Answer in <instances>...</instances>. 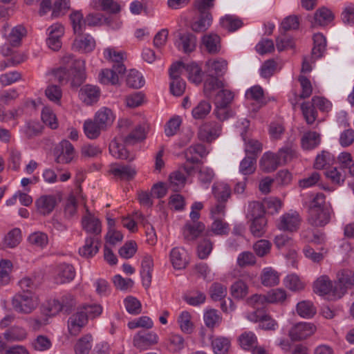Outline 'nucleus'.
Listing matches in <instances>:
<instances>
[{"mask_svg": "<svg viewBox=\"0 0 354 354\" xmlns=\"http://www.w3.org/2000/svg\"><path fill=\"white\" fill-rule=\"evenodd\" d=\"M104 55L107 60L113 63V66L112 68L102 70L100 73V82L104 84H118L120 77L123 76L126 72V67L123 64L125 59V53L108 48L104 50Z\"/></svg>", "mask_w": 354, "mask_h": 354, "instance_id": "1", "label": "nucleus"}, {"mask_svg": "<svg viewBox=\"0 0 354 354\" xmlns=\"http://www.w3.org/2000/svg\"><path fill=\"white\" fill-rule=\"evenodd\" d=\"M61 66L71 71V86H80L86 79L85 61L80 59H75L71 53H66L60 59Z\"/></svg>", "mask_w": 354, "mask_h": 354, "instance_id": "2", "label": "nucleus"}, {"mask_svg": "<svg viewBox=\"0 0 354 354\" xmlns=\"http://www.w3.org/2000/svg\"><path fill=\"white\" fill-rule=\"evenodd\" d=\"M214 0H196L194 6L199 13V18L192 25L194 32H203L211 24L212 18L209 10L213 7Z\"/></svg>", "mask_w": 354, "mask_h": 354, "instance_id": "3", "label": "nucleus"}, {"mask_svg": "<svg viewBox=\"0 0 354 354\" xmlns=\"http://www.w3.org/2000/svg\"><path fill=\"white\" fill-rule=\"evenodd\" d=\"M12 304L17 312L28 314L38 306L39 298L31 292H19L13 297Z\"/></svg>", "mask_w": 354, "mask_h": 354, "instance_id": "4", "label": "nucleus"}, {"mask_svg": "<svg viewBox=\"0 0 354 354\" xmlns=\"http://www.w3.org/2000/svg\"><path fill=\"white\" fill-rule=\"evenodd\" d=\"M333 295L341 298L348 288H354V271L342 269L336 274Z\"/></svg>", "mask_w": 354, "mask_h": 354, "instance_id": "5", "label": "nucleus"}, {"mask_svg": "<svg viewBox=\"0 0 354 354\" xmlns=\"http://www.w3.org/2000/svg\"><path fill=\"white\" fill-rule=\"evenodd\" d=\"M55 283L57 284H63L69 283L73 280L75 277V270L74 267L69 263H61L56 266L50 268Z\"/></svg>", "mask_w": 354, "mask_h": 354, "instance_id": "6", "label": "nucleus"}, {"mask_svg": "<svg viewBox=\"0 0 354 354\" xmlns=\"http://www.w3.org/2000/svg\"><path fill=\"white\" fill-rule=\"evenodd\" d=\"M221 124L216 121L204 122L198 129V138L200 140L212 142L221 133Z\"/></svg>", "mask_w": 354, "mask_h": 354, "instance_id": "7", "label": "nucleus"}, {"mask_svg": "<svg viewBox=\"0 0 354 354\" xmlns=\"http://www.w3.org/2000/svg\"><path fill=\"white\" fill-rule=\"evenodd\" d=\"M316 330L313 324L300 322L290 328L288 335L292 341H301L313 335Z\"/></svg>", "mask_w": 354, "mask_h": 354, "instance_id": "8", "label": "nucleus"}, {"mask_svg": "<svg viewBox=\"0 0 354 354\" xmlns=\"http://www.w3.org/2000/svg\"><path fill=\"white\" fill-rule=\"evenodd\" d=\"M55 161L57 163L68 164L75 158V149L68 140H62L59 147L55 148L53 151Z\"/></svg>", "mask_w": 354, "mask_h": 354, "instance_id": "9", "label": "nucleus"}, {"mask_svg": "<svg viewBox=\"0 0 354 354\" xmlns=\"http://www.w3.org/2000/svg\"><path fill=\"white\" fill-rule=\"evenodd\" d=\"M301 218L297 213H286L277 222V229L283 232H294L298 230Z\"/></svg>", "mask_w": 354, "mask_h": 354, "instance_id": "10", "label": "nucleus"}, {"mask_svg": "<svg viewBox=\"0 0 354 354\" xmlns=\"http://www.w3.org/2000/svg\"><path fill=\"white\" fill-rule=\"evenodd\" d=\"M158 336L153 332L139 331L133 339V345L140 351H145L156 344Z\"/></svg>", "mask_w": 354, "mask_h": 354, "instance_id": "11", "label": "nucleus"}, {"mask_svg": "<svg viewBox=\"0 0 354 354\" xmlns=\"http://www.w3.org/2000/svg\"><path fill=\"white\" fill-rule=\"evenodd\" d=\"M48 30L49 34L46 44L52 50L58 51L62 48L61 38L64 34V28L61 24L57 23L50 26Z\"/></svg>", "mask_w": 354, "mask_h": 354, "instance_id": "12", "label": "nucleus"}, {"mask_svg": "<svg viewBox=\"0 0 354 354\" xmlns=\"http://www.w3.org/2000/svg\"><path fill=\"white\" fill-rule=\"evenodd\" d=\"M82 228L91 236H100L102 225L100 221L95 217L88 208L86 209V214L82 218Z\"/></svg>", "mask_w": 354, "mask_h": 354, "instance_id": "13", "label": "nucleus"}, {"mask_svg": "<svg viewBox=\"0 0 354 354\" xmlns=\"http://www.w3.org/2000/svg\"><path fill=\"white\" fill-rule=\"evenodd\" d=\"M109 172L120 180H131L136 175L137 171L132 165L113 163L110 165Z\"/></svg>", "mask_w": 354, "mask_h": 354, "instance_id": "14", "label": "nucleus"}, {"mask_svg": "<svg viewBox=\"0 0 354 354\" xmlns=\"http://www.w3.org/2000/svg\"><path fill=\"white\" fill-rule=\"evenodd\" d=\"M95 41L90 35H80L74 39L72 49L82 54L91 53L95 48Z\"/></svg>", "mask_w": 354, "mask_h": 354, "instance_id": "15", "label": "nucleus"}, {"mask_svg": "<svg viewBox=\"0 0 354 354\" xmlns=\"http://www.w3.org/2000/svg\"><path fill=\"white\" fill-rule=\"evenodd\" d=\"M100 245V236H89L86 239L84 245L80 248L79 254L84 258H91L99 252Z\"/></svg>", "mask_w": 354, "mask_h": 354, "instance_id": "16", "label": "nucleus"}, {"mask_svg": "<svg viewBox=\"0 0 354 354\" xmlns=\"http://www.w3.org/2000/svg\"><path fill=\"white\" fill-rule=\"evenodd\" d=\"M332 212L333 209L330 208L308 213V223L314 227H324L330 222Z\"/></svg>", "mask_w": 354, "mask_h": 354, "instance_id": "17", "label": "nucleus"}, {"mask_svg": "<svg viewBox=\"0 0 354 354\" xmlns=\"http://www.w3.org/2000/svg\"><path fill=\"white\" fill-rule=\"evenodd\" d=\"M184 153L187 162L197 164L200 162L198 157L203 158L206 156L208 151L203 145L196 144L188 147Z\"/></svg>", "mask_w": 354, "mask_h": 354, "instance_id": "18", "label": "nucleus"}, {"mask_svg": "<svg viewBox=\"0 0 354 354\" xmlns=\"http://www.w3.org/2000/svg\"><path fill=\"white\" fill-rule=\"evenodd\" d=\"M87 322V316L78 309L77 312L71 315L68 321V328L69 333L72 335H77L81 330V328L85 326Z\"/></svg>", "mask_w": 354, "mask_h": 354, "instance_id": "19", "label": "nucleus"}, {"mask_svg": "<svg viewBox=\"0 0 354 354\" xmlns=\"http://www.w3.org/2000/svg\"><path fill=\"white\" fill-rule=\"evenodd\" d=\"M208 75L220 77L227 69V62L223 59H209L206 62Z\"/></svg>", "mask_w": 354, "mask_h": 354, "instance_id": "20", "label": "nucleus"}, {"mask_svg": "<svg viewBox=\"0 0 354 354\" xmlns=\"http://www.w3.org/2000/svg\"><path fill=\"white\" fill-rule=\"evenodd\" d=\"M170 261L175 269H184L188 263L187 254L183 248H174L170 252Z\"/></svg>", "mask_w": 354, "mask_h": 354, "instance_id": "21", "label": "nucleus"}, {"mask_svg": "<svg viewBox=\"0 0 354 354\" xmlns=\"http://www.w3.org/2000/svg\"><path fill=\"white\" fill-rule=\"evenodd\" d=\"M225 87V84L219 77L207 75L203 84V93L206 97L211 98L214 93Z\"/></svg>", "mask_w": 354, "mask_h": 354, "instance_id": "22", "label": "nucleus"}, {"mask_svg": "<svg viewBox=\"0 0 354 354\" xmlns=\"http://www.w3.org/2000/svg\"><path fill=\"white\" fill-rule=\"evenodd\" d=\"M153 267V261L152 257L149 255L145 256L142 261L140 274L142 279V284L146 289L149 288L151 286Z\"/></svg>", "mask_w": 354, "mask_h": 354, "instance_id": "23", "label": "nucleus"}, {"mask_svg": "<svg viewBox=\"0 0 354 354\" xmlns=\"http://www.w3.org/2000/svg\"><path fill=\"white\" fill-rule=\"evenodd\" d=\"M281 165L278 156L271 152L265 153L260 160L261 169L266 173L275 171Z\"/></svg>", "mask_w": 354, "mask_h": 354, "instance_id": "24", "label": "nucleus"}, {"mask_svg": "<svg viewBox=\"0 0 354 354\" xmlns=\"http://www.w3.org/2000/svg\"><path fill=\"white\" fill-rule=\"evenodd\" d=\"M177 47L182 48L185 53L194 51L196 46V38L192 33L179 34L178 41L176 42Z\"/></svg>", "mask_w": 354, "mask_h": 354, "instance_id": "25", "label": "nucleus"}, {"mask_svg": "<svg viewBox=\"0 0 354 354\" xmlns=\"http://www.w3.org/2000/svg\"><path fill=\"white\" fill-rule=\"evenodd\" d=\"M70 0H56L53 6L50 0H46V9H52V17L64 15L70 9Z\"/></svg>", "mask_w": 354, "mask_h": 354, "instance_id": "26", "label": "nucleus"}, {"mask_svg": "<svg viewBox=\"0 0 354 354\" xmlns=\"http://www.w3.org/2000/svg\"><path fill=\"white\" fill-rule=\"evenodd\" d=\"M100 90L97 86L85 85L80 89V95L83 102L87 105L96 102L100 97Z\"/></svg>", "mask_w": 354, "mask_h": 354, "instance_id": "27", "label": "nucleus"}, {"mask_svg": "<svg viewBox=\"0 0 354 354\" xmlns=\"http://www.w3.org/2000/svg\"><path fill=\"white\" fill-rule=\"evenodd\" d=\"M49 81L57 82L59 84L71 82V71L64 66L52 69L47 74Z\"/></svg>", "mask_w": 354, "mask_h": 354, "instance_id": "28", "label": "nucleus"}, {"mask_svg": "<svg viewBox=\"0 0 354 354\" xmlns=\"http://www.w3.org/2000/svg\"><path fill=\"white\" fill-rule=\"evenodd\" d=\"M334 16L332 12L326 8H321L318 9L314 17V21L312 22V26H324L333 21Z\"/></svg>", "mask_w": 354, "mask_h": 354, "instance_id": "29", "label": "nucleus"}, {"mask_svg": "<svg viewBox=\"0 0 354 354\" xmlns=\"http://www.w3.org/2000/svg\"><path fill=\"white\" fill-rule=\"evenodd\" d=\"M205 226L201 222L187 223L184 230V237L188 241H194L205 230Z\"/></svg>", "mask_w": 354, "mask_h": 354, "instance_id": "30", "label": "nucleus"}, {"mask_svg": "<svg viewBox=\"0 0 354 354\" xmlns=\"http://www.w3.org/2000/svg\"><path fill=\"white\" fill-rule=\"evenodd\" d=\"M321 141L320 134L315 131H308L304 133L301 144L304 149L309 150L316 147Z\"/></svg>", "mask_w": 354, "mask_h": 354, "instance_id": "31", "label": "nucleus"}, {"mask_svg": "<svg viewBox=\"0 0 354 354\" xmlns=\"http://www.w3.org/2000/svg\"><path fill=\"white\" fill-rule=\"evenodd\" d=\"M21 231L19 228L11 230L4 237L3 245L4 248H14L21 241Z\"/></svg>", "mask_w": 354, "mask_h": 354, "instance_id": "32", "label": "nucleus"}, {"mask_svg": "<svg viewBox=\"0 0 354 354\" xmlns=\"http://www.w3.org/2000/svg\"><path fill=\"white\" fill-rule=\"evenodd\" d=\"M333 290L332 281L327 276H322L314 283V291L320 295H327Z\"/></svg>", "mask_w": 354, "mask_h": 354, "instance_id": "33", "label": "nucleus"}, {"mask_svg": "<svg viewBox=\"0 0 354 354\" xmlns=\"http://www.w3.org/2000/svg\"><path fill=\"white\" fill-rule=\"evenodd\" d=\"M212 348L214 354H227L230 347V340L224 337H216L212 339Z\"/></svg>", "mask_w": 354, "mask_h": 354, "instance_id": "34", "label": "nucleus"}, {"mask_svg": "<svg viewBox=\"0 0 354 354\" xmlns=\"http://www.w3.org/2000/svg\"><path fill=\"white\" fill-rule=\"evenodd\" d=\"M203 44L209 53L216 54L220 50V37L216 34L203 36Z\"/></svg>", "mask_w": 354, "mask_h": 354, "instance_id": "35", "label": "nucleus"}, {"mask_svg": "<svg viewBox=\"0 0 354 354\" xmlns=\"http://www.w3.org/2000/svg\"><path fill=\"white\" fill-rule=\"evenodd\" d=\"M248 292V286L242 279L236 280L230 287V294L236 299H243Z\"/></svg>", "mask_w": 354, "mask_h": 354, "instance_id": "36", "label": "nucleus"}, {"mask_svg": "<svg viewBox=\"0 0 354 354\" xmlns=\"http://www.w3.org/2000/svg\"><path fill=\"white\" fill-rule=\"evenodd\" d=\"M27 31L24 26L18 25L14 27L8 35L7 38L11 46H19L21 39L26 35Z\"/></svg>", "mask_w": 354, "mask_h": 354, "instance_id": "37", "label": "nucleus"}, {"mask_svg": "<svg viewBox=\"0 0 354 354\" xmlns=\"http://www.w3.org/2000/svg\"><path fill=\"white\" fill-rule=\"evenodd\" d=\"M94 120L103 129L113 122V117L111 109L104 108L96 113Z\"/></svg>", "mask_w": 354, "mask_h": 354, "instance_id": "38", "label": "nucleus"}, {"mask_svg": "<svg viewBox=\"0 0 354 354\" xmlns=\"http://www.w3.org/2000/svg\"><path fill=\"white\" fill-rule=\"evenodd\" d=\"M252 222L250 224V232L256 237L262 236L266 230L267 219L266 217H260L250 219Z\"/></svg>", "mask_w": 354, "mask_h": 354, "instance_id": "39", "label": "nucleus"}, {"mask_svg": "<svg viewBox=\"0 0 354 354\" xmlns=\"http://www.w3.org/2000/svg\"><path fill=\"white\" fill-rule=\"evenodd\" d=\"M314 47L312 50V56L315 59L322 56L326 46V40L322 34L317 33L313 36Z\"/></svg>", "mask_w": 354, "mask_h": 354, "instance_id": "40", "label": "nucleus"}, {"mask_svg": "<svg viewBox=\"0 0 354 354\" xmlns=\"http://www.w3.org/2000/svg\"><path fill=\"white\" fill-rule=\"evenodd\" d=\"M261 283L265 286H276L279 283V275L277 272L271 268H266L263 270Z\"/></svg>", "mask_w": 354, "mask_h": 354, "instance_id": "41", "label": "nucleus"}, {"mask_svg": "<svg viewBox=\"0 0 354 354\" xmlns=\"http://www.w3.org/2000/svg\"><path fill=\"white\" fill-rule=\"evenodd\" d=\"M234 95L230 90L223 88L215 95V106H230Z\"/></svg>", "mask_w": 354, "mask_h": 354, "instance_id": "42", "label": "nucleus"}, {"mask_svg": "<svg viewBox=\"0 0 354 354\" xmlns=\"http://www.w3.org/2000/svg\"><path fill=\"white\" fill-rule=\"evenodd\" d=\"M112 21L111 17H106L101 13H91L86 16L85 22L89 26L108 25Z\"/></svg>", "mask_w": 354, "mask_h": 354, "instance_id": "43", "label": "nucleus"}, {"mask_svg": "<svg viewBox=\"0 0 354 354\" xmlns=\"http://www.w3.org/2000/svg\"><path fill=\"white\" fill-rule=\"evenodd\" d=\"M145 128L141 125L137 126L128 136L122 138L127 145H133L145 139Z\"/></svg>", "mask_w": 354, "mask_h": 354, "instance_id": "44", "label": "nucleus"}, {"mask_svg": "<svg viewBox=\"0 0 354 354\" xmlns=\"http://www.w3.org/2000/svg\"><path fill=\"white\" fill-rule=\"evenodd\" d=\"M185 68L187 72V77L190 82L196 84H199L202 82V70L198 64L195 63L188 64L185 66Z\"/></svg>", "mask_w": 354, "mask_h": 354, "instance_id": "45", "label": "nucleus"}, {"mask_svg": "<svg viewBox=\"0 0 354 354\" xmlns=\"http://www.w3.org/2000/svg\"><path fill=\"white\" fill-rule=\"evenodd\" d=\"M214 221L211 225L210 230L207 232V235H210L213 233L215 235H225L229 232V225L224 222L222 218H213Z\"/></svg>", "mask_w": 354, "mask_h": 354, "instance_id": "46", "label": "nucleus"}, {"mask_svg": "<svg viewBox=\"0 0 354 354\" xmlns=\"http://www.w3.org/2000/svg\"><path fill=\"white\" fill-rule=\"evenodd\" d=\"M186 182V177L180 171L172 172L169 175V187L174 192H178L182 189Z\"/></svg>", "mask_w": 354, "mask_h": 354, "instance_id": "47", "label": "nucleus"}, {"mask_svg": "<svg viewBox=\"0 0 354 354\" xmlns=\"http://www.w3.org/2000/svg\"><path fill=\"white\" fill-rule=\"evenodd\" d=\"M301 109L307 124H313L317 118V111L311 102L302 103Z\"/></svg>", "mask_w": 354, "mask_h": 354, "instance_id": "48", "label": "nucleus"}, {"mask_svg": "<svg viewBox=\"0 0 354 354\" xmlns=\"http://www.w3.org/2000/svg\"><path fill=\"white\" fill-rule=\"evenodd\" d=\"M330 208H331L330 205H328L326 202V196L323 193H318L314 196L310 203L308 213L322 209Z\"/></svg>", "mask_w": 354, "mask_h": 354, "instance_id": "49", "label": "nucleus"}, {"mask_svg": "<svg viewBox=\"0 0 354 354\" xmlns=\"http://www.w3.org/2000/svg\"><path fill=\"white\" fill-rule=\"evenodd\" d=\"M239 342L242 348L245 350H250L256 346L257 339L252 332L246 331L239 336Z\"/></svg>", "mask_w": 354, "mask_h": 354, "instance_id": "50", "label": "nucleus"}, {"mask_svg": "<svg viewBox=\"0 0 354 354\" xmlns=\"http://www.w3.org/2000/svg\"><path fill=\"white\" fill-rule=\"evenodd\" d=\"M102 130L103 129L95 120H88L84 122V131L89 139L97 138Z\"/></svg>", "mask_w": 354, "mask_h": 354, "instance_id": "51", "label": "nucleus"}, {"mask_svg": "<svg viewBox=\"0 0 354 354\" xmlns=\"http://www.w3.org/2000/svg\"><path fill=\"white\" fill-rule=\"evenodd\" d=\"M265 210L263 203L252 201L249 203L247 217L249 219L265 217Z\"/></svg>", "mask_w": 354, "mask_h": 354, "instance_id": "52", "label": "nucleus"}, {"mask_svg": "<svg viewBox=\"0 0 354 354\" xmlns=\"http://www.w3.org/2000/svg\"><path fill=\"white\" fill-rule=\"evenodd\" d=\"M12 267V262L9 260L0 261V286L7 285L10 282Z\"/></svg>", "mask_w": 354, "mask_h": 354, "instance_id": "53", "label": "nucleus"}, {"mask_svg": "<svg viewBox=\"0 0 354 354\" xmlns=\"http://www.w3.org/2000/svg\"><path fill=\"white\" fill-rule=\"evenodd\" d=\"M211 109L212 106L209 102L202 100L193 109L192 116L195 119H203L209 113Z\"/></svg>", "mask_w": 354, "mask_h": 354, "instance_id": "54", "label": "nucleus"}, {"mask_svg": "<svg viewBox=\"0 0 354 354\" xmlns=\"http://www.w3.org/2000/svg\"><path fill=\"white\" fill-rule=\"evenodd\" d=\"M297 313L302 317L310 318L316 313V308L310 301H303L297 304Z\"/></svg>", "mask_w": 354, "mask_h": 354, "instance_id": "55", "label": "nucleus"}, {"mask_svg": "<svg viewBox=\"0 0 354 354\" xmlns=\"http://www.w3.org/2000/svg\"><path fill=\"white\" fill-rule=\"evenodd\" d=\"M265 213L274 214L279 212L282 206L281 200L275 197H269L263 200Z\"/></svg>", "mask_w": 354, "mask_h": 354, "instance_id": "56", "label": "nucleus"}, {"mask_svg": "<svg viewBox=\"0 0 354 354\" xmlns=\"http://www.w3.org/2000/svg\"><path fill=\"white\" fill-rule=\"evenodd\" d=\"M110 153L119 159H129L130 161L134 159V157L129 158V151L122 145L113 141L109 145Z\"/></svg>", "mask_w": 354, "mask_h": 354, "instance_id": "57", "label": "nucleus"}, {"mask_svg": "<svg viewBox=\"0 0 354 354\" xmlns=\"http://www.w3.org/2000/svg\"><path fill=\"white\" fill-rule=\"evenodd\" d=\"M127 84L129 87L139 88L145 84V80L138 71L132 69L127 75Z\"/></svg>", "mask_w": 354, "mask_h": 354, "instance_id": "58", "label": "nucleus"}, {"mask_svg": "<svg viewBox=\"0 0 354 354\" xmlns=\"http://www.w3.org/2000/svg\"><path fill=\"white\" fill-rule=\"evenodd\" d=\"M46 97L56 104H60L62 91L59 86L50 84L46 88Z\"/></svg>", "mask_w": 354, "mask_h": 354, "instance_id": "59", "label": "nucleus"}, {"mask_svg": "<svg viewBox=\"0 0 354 354\" xmlns=\"http://www.w3.org/2000/svg\"><path fill=\"white\" fill-rule=\"evenodd\" d=\"M92 336L85 335L80 338L75 346L76 354H88L91 348Z\"/></svg>", "mask_w": 354, "mask_h": 354, "instance_id": "60", "label": "nucleus"}, {"mask_svg": "<svg viewBox=\"0 0 354 354\" xmlns=\"http://www.w3.org/2000/svg\"><path fill=\"white\" fill-rule=\"evenodd\" d=\"M257 160L254 156H245L240 163V172L243 175H249L256 169Z\"/></svg>", "mask_w": 354, "mask_h": 354, "instance_id": "61", "label": "nucleus"}, {"mask_svg": "<svg viewBox=\"0 0 354 354\" xmlns=\"http://www.w3.org/2000/svg\"><path fill=\"white\" fill-rule=\"evenodd\" d=\"M181 330L187 334H190L193 330V324L191 322V315L187 311H183L178 318Z\"/></svg>", "mask_w": 354, "mask_h": 354, "instance_id": "62", "label": "nucleus"}, {"mask_svg": "<svg viewBox=\"0 0 354 354\" xmlns=\"http://www.w3.org/2000/svg\"><path fill=\"white\" fill-rule=\"evenodd\" d=\"M246 304L257 310H261L268 303L266 295L254 294L246 299Z\"/></svg>", "mask_w": 354, "mask_h": 354, "instance_id": "63", "label": "nucleus"}, {"mask_svg": "<svg viewBox=\"0 0 354 354\" xmlns=\"http://www.w3.org/2000/svg\"><path fill=\"white\" fill-rule=\"evenodd\" d=\"M211 298L214 301H220L227 295V288L220 283L215 282L209 288Z\"/></svg>", "mask_w": 354, "mask_h": 354, "instance_id": "64", "label": "nucleus"}]
</instances>
